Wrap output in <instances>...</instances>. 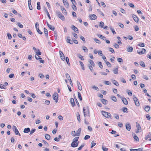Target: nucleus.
Masks as SVG:
<instances>
[{
  "label": "nucleus",
  "instance_id": "nucleus-1",
  "mask_svg": "<svg viewBox=\"0 0 151 151\" xmlns=\"http://www.w3.org/2000/svg\"><path fill=\"white\" fill-rule=\"evenodd\" d=\"M56 14L58 17L62 20L65 21V17L60 12L57 11L56 12Z\"/></svg>",
  "mask_w": 151,
  "mask_h": 151
},
{
  "label": "nucleus",
  "instance_id": "nucleus-2",
  "mask_svg": "<svg viewBox=\"0 0 151 151\" xmlns=\"http://www.w3.org/2000/svg\"><path fill=\"white\" fill-rule=\"evenodd\" d=\"M102 115L106 117L107 118H110L111 116V114L108 112L105 111H101Z\"/></svg>",
  "mask_w": 151,
  "mask_h": 151
},
{
  "label": "nucleus",
  "instance_id": "nucleus-3",
  "mask_svg": "<svg viewBox=\"0 0 151 151\" xmlns=\"http://www.w3.org/2000/svg\"><path fill=\"white\" fill-rule=\"evenodd\" d=\"M58 94L56 92H55L52 98L55 101L56 103H57L58 101Z\"/></svg>",
  "mask_w": 151,
  "mask_h": 151
},
{
  "label": "nucleus",
  "instance_id": "nucleus-4",
  "mask_svg": "<svg viewBox=\"0 0 151 151\" xmlns=\"http://www.w3.org/2000/svg\"><path fill=\"white\" fill-rule=\"evenodd\" d=\"M13 131L15 133L16 135H19V136L21 135L20 134L16 126H14L13 128Z\"/></svg>",
  "mask_w": 151,
  "mask_h": 151
},
{
  "label": "nucleus",
  "instance_id": "nucleus-5",
  "mask_svg": "<svg viewBox=\"0 0 151 151\" xmlns=\"http://www.w3.org/2000/svg\"><path fill=\"white\" fill-rule=\"evenodd\" d=\"M125 127L127 130L128 131H130L131 128V125L130 124L127 122L126 123L125 125Z\"/></svg>",
  "mask_w": 151,
  "mask_h": 151
},
{
  "label": "nucleus",
  "instance_id": "nucleus-6",
  "mask_svg": "<svg viewBox=\"0 0 151 151\" xmlns=\"http://www.w3.org/2000/svg\"><path fill=\"white\" fill-rule=\"evenodd\" d=\"M78 142H76L73 141L71 143V146L72 147H75L78 146Z\"/></svg>",
  "mask_w": 151,
  "mask_h": 151
},
{
  "label": "nucleus",
  "instance_id": "nucleus-7",
  "mask_svg": "<svg viewBox=\"0 0 151 151\" xmlns=\"http://www.w3.org/2000/svg\"><path fill=\"white\" fill-rule=\"evenodd\" d=\"M59 54H60V58H61V60H62L64 61L65 60V56H64L63 52L61 51H59Z\"/></svg>",
  "mask_w": 151,
  "mask_h": 151
},
{
  "label": "nucleus",
  "instance_id": "nucleus-8",
  "mask_svg": "<svg viewBox=\"0 0 151 151\" xmlns=\"http://www.w3.org/2000/svg\"><path fill=\"white\" fill-rule=\"evenodd\" d=\"M137 52L139 54L142 55L144 54L146 52V50L144 48H142L141 51H140L138 50Z\"/></svg>",
  "mask_w": 151,
  "mask_h": 151
},
{
  "label": "nucleus",
  "instance_id": "nucleus-9",
  "mask_svg": "<svg viewBox=\"0 0 151 151\" xmlns=\"http://www.w3.org/2000/svg\"><path fill=\"white\" fill-rule=\"evenodd\" d=\"M89 17L91 20H95L97 18L96 16L94 14L90 15Z\"/></svg>",
  "mask_w": 151,
  "mask_h": 151
},
{
  "label": "nucleus",
  "instance_id": "nucleus-10",
  "mask_svg": "<svg viewBox=\"0 0 151 151\" xmlns=\"http://www.w3.org/2000/svg\"><path fill=\"white\" fill-rule=\"evenodd\" d=\"M132 18H133L134 20L136 22H139V19L134 14H132Z\"/></svg>",
  "mask_w": 151,
  "mask_h": 151
},
{
  "label": "nucleus",
  "instance_id": "nucleus-11",
  "mask_svg": "<svg viewBox=\"0 0 151 151\" xmlns=\"http://www.w3.org/2000/svg\"><path fill=\"white\" fill-rule=\"evenodd\" d=\"M44 11L47 14V16L48 17L49 19H51V17H50V14H49V13L48 12V11H47V8L44 7Z\"/></svg>",
  "mask_w": 151,
  "mask_h": 151
},
{
  "label": "nucleus",
  "instance_id": "nucleus-12",
  "mask_svg": "<svg viewBox=\"0 0 151 151\" xmlns=\"http://www.w3.org/2000/svg\"><path fill=\"white\" fill-rule=\"evenodd\" d=\"M133 99L134 102L135 104H139V102L137 98L134 95L133 96Z\"/></svg>",
  "mask_w": 151,
  "mask_h": 151
},
{
  "label": "nucleus",
  "instance_id": "nucleus-13",
  "mask_svg": "<svg viewBox=\"0 0 151 151\" xmlns=\"http://www.w3.org/2000/svg\"><path fill=\"white\" fill-rule=\"evenodd\" d=\"M63 2L65 6L67 8L69 7V4L67 1V0H63Z\"/></svg>",
  "mask_w": 151,
  "mask_h": 151
},
{
  "label": "nucleus",
  "instance_id": "nucleus-14",
  "mask_svg": "<svg viewBox=\"0 0 151 151\" xmlns=\"http://www.w3.org/2000/svg\"><path fill=\"white\" fill-rule=\"evenodd\" d=\"M61 8L63 13L64 15H67V12L65 8L61 6Z\"/></svg>",
  "mask_w": 151,
  "mask_h": 151
},
{
  "label": "nucleus",
  "instance_id": "nucleus-15",
  "mask_svg": "<svg viewBox=\"0 0 151 151\" xmlns=\"http://www.w3.org/2000/svg\"><path fill=\"white\" fill-rule=\"evenodd\" d=\"M67 38V39L66 40V41L67 43H69L70 44H73V42L70 39V37L68 36Z\"/></svg>",
  "mask_w": 151,
  "mask_h": 151
},
{
  "label": "nucleus",
  "instance_id": "nucleus-16",
  "mask_svg": "<svg viewBox=\"0 0 151 151\" xmlns=\"http://www.w3.org/2000/svg\"><path fill=\"white\" fill-rule=\"evenodd\" d=\"M77 85L78 86V88L79 90L80 91H81L82 89V87L80 83L78 81H77Z\"/></svg>",
  "mask_w": 151,
  "mask_h": 151
},
{
  "label": "nucleus",
  "instance_id": "nucleus-17",
  "mask_svg": "<svg viewBox=\"0 0 151 151\" xmlns=\"http://www.w3.org/2000/svg\"><path fill=\"white\" fill-rule=\"evenodd\" d=\"M121 100L124 103V104H128L127 101L125 98L122 97Z\"/></svg>",
  "mask_w": 151,
  "mask_h": 151
},
{
  "label": "nucleus",
  "instance_id": "nucleus-18",
  "mask_svg": "<svg viewBox=\"0 0 151 151\" xmlns=\"http://www.w3.org/2000/svg\"><path fill=\"white\" fill-rule=\"evenodd\" d=\"M71 28L75 32H76L77 31H78V29L74 25H72Z\"/></svg>",
  "mask_w": 151,
  "mask_h": 151
},
{
  "label": "nucleus",
  "instance_id": "nucleus-19",
  "mask_svg": "<svg viewBox=\"0 0 151 151\" xmlns=\"http://www.w3.org/2000/svg\"><path fill=\"white\" fill-rule=\"evenodd\" d=\"M133 50V48L130 46H129L127 48V51L129 52H131Z\"/></svg>",
  "mask_w": 151,
  "mask_h": 151
},
{
  "label": "nucleus",
  "instance_id": "nucleus-20",
  "mask_svg": "<svg viewBox=\"0 0 151 151\" xmlns=\"http://www.w3.org/2000/svg\"><path fill=\"white\" fill-rule=\"evenodd\" d=\"M30 131V129L29 128H25L23 132L24 133H27L29 132Z\"/></svg>",
  "mask_w": 151,
  "mask_h": 151
},
{
  "label": "nucleus",
  "instance_id": "nucleus-21",
  "mask_svg": "<svg viewBox=\"0 0 151 151\" xmlns=\"http://www.w3.org/2000/svg\"><path fill=\"white\" fill-rule=\"evenodd\" d=\"M111 82L113 84L116 86H118L119 85L118 82L115 80H112Z\"/></svg>",
  "mask_w": 151,
  "mask_h": 151
},
{
  "label": "nucleus",
  "instance_id": "nucleus-22",
  "mask_svg": "<svg viewBox=\"0 0 151 151\" xmlns=\"http://www.w3.org/2000/svg\"><path fill=\"white\" fill-rule=\"evenodd\" d=\"M45 137L46 139L50 140L51 138V136L49 134H45Z\"/></svg>",
  "mask_w": 151,
  "mask_h": 151
},
{
  "label": "nucleus",
  "instance_id": "nucleus-23",
  "mask_svg": "<svg viewBox=\"0 0 151 151\" xmlns=\"http://www.w3.org/2000/svg\"><path fill=\"white\" fill-rule=\"evenodd\" d=\"M81 131V128H80L78 129V130L76 132V134L77 135V136H78L80 135Z\"/></svg>",
  "mask_w": 151,
  "mask_h": 151
},
{
  "label": "nucleus",
  "instance_id": "nucleus-24",
  "mask_svg": "<svg viewBox=\"0 0 151 151\" xmlns=\"http://www.w3.org/2000/svg\"><path fill=\"white\" fill-rule=\"evenodd\" d=\"M118 67L114 69L113 70V72L114 74H117L118 73Z\"/></svg>",
  "mask_w": 151,
  "mask_h": 151
},
{
  "label": "nucleus",
  "instance_id": "nucleus-25",
  "mask_svg": "<svg viewBox=\"0 0 151 151\" xmlns=\"http://www.w3.org/2000/svg\"><path fill=\"white\" fill-rule=\"evenodd\" d=\"M133 135V136L134 139L137 141H138L139 140V139L138 137L137 136L134 134V133Z\"/></svg>",
  "mask_w": 151,
  "mask_h": 151
},
{
  "label": "nucleus",
  "instance_id": "nucleus-26",
  "mask_svg": "<svg viewBox=\"0 0 151 151\" xmlns=\"http://www.w3.org/2000/svg\"><path fill=\"white\" fill-rule=\"evenodd\" d=\"M44 33L45 36L47 37L48 36V31L47 29L45 27L44 28Z\"/></svg>",
  "mask_w": 151,
  "mask_h": 151
},
{
  "label": "nucleus",
  "instance_id": "nucleus-27",
  "mask_svg": "<svg viewBox=\"0 0 151 151\" xmlns=\"http://www.w3.org/2000/svg\"><path fill=\"white\" fill-rule=\"evenodd\" d=\"M89 62L90 63L91 65L92 66H95V63H94L93 60H89Z\"/></svg>",
  "mask_w": 151,
  "mask_h": 151
},
{
  "label": "nucleus",
  "instance_id": "nucleus-28",
  "mask_svg": "<svg viewBox=\"0 0 151 151\" xmlns=\"http://www.w3.org/2000/svg\"><path fill=\"white\" fill-rule=\"evenodd\" d=\"M37 8L38 10H40L41 9V7L40 6V3L39 2H37Z\"/></svg>",
  "mask_w": 151,
  "mask_h": 151
},
{
  "label": "nucleus",
  "instance_id": "nucleus-29",
  "mask_svg": "<svg viewBox=\"0 0 151 151\" xmlns=\"http://www.w3.org/2000/svg\"><path fill=\"white\" fill-rule=\"evenodd\" d=\"M150 109V107L149 106H147L145 108V110L146 111H148Z\"/></svg>",
  "mask_w": 151,
  "mask_h": 151
},
{
  "label": "nucleus",
  "instance_id": "nucleus-30",
  "mask_svg": "<svg viewBox=\"0 0 151 151\" xmlns=\"http://www.w3.org/2000/svg\"><path fill=\"white\" fill-rule=\"evenodd\" d=\"M79 63L81 65L82 67V69L83 70H85V68H84V64H83V63L81 61H79Z\"/></svg>",
  "mask_w": 151,
  "mask_h": 151
},
{
  "label": "nucleus",
  "instance_id": "nucleus-31",
  "mask_svg": "<svg viewBox=\"0 0 151 151\" xmlns=\"http://www.w3.org/2000/svg\"><path fill=\"white\" fill-rule=\"evenodd\" d=\"M77 119L78 121V122H81V118H80V114L79 113H78L77 114Z\"/></svg>",
  "mask_w": 151,
  "mask_h": 151
},
{
  "label": "nucleus",
  "instance_id": "nucleus-32",
  "mask_svg": "<svg viewBox=\"0 0 151 151\" xmlns=\"http://www.w3.org/2000/svg\"><path fill=\"white\" fill-rule=\"evenodd\" d=\"M111 99L114 101L116 102L117 101V99L116 97L114 96H111Z\"/></svg>",
  "mask_w": 151,
  "mask_h": 151
},
{
  "label": "nucleus",
  "instance_id": "nucleus-33",
  "mask_svg": "<svg viewBox=\"0 0 151 151\" xmlns=\"http://www.w3.org/2000/svg\"><path fill=\"white\" fill-rule=\"evenodd\" d=\"M72 7L74 11H76L77 10V7L76 6L75 4H73V5L72 6Z\"/></svg>",
  "mask_w": 151,
  "mask_h": 151
},
{
  "label": "nucleus",
  "instance_id": "nucleus-34",
  "mask_svg": "<svg viewBox=\"0 0 151 151\" xmlns=\"http://www.w3.org/2000/svg\"><path fill=\"white\" fill-rule=\"evenodd\" d=\"M101 101L103 104H106L108 103V101L104 99H101Z\"/></svg>",
  "mask_w": 151,
  "mask_h": 151
},
{
  "label": "nucleus",
  "instance_id": "nucleus-35",
  "mask_svg": "<svg viewBox=\"0 0 151 151\" xmlns=\"http://www.w3.org/2000/svg\"><path fill=\"white\" fill-rule=\"evenodd\" d=\"M104 22H101L99 23V26L101 27V28H103L104 27Z\"/></svg>",
  "mask_w": 151,
  "mask_h": 151
},
{
  "label": "nucleus",
  "instance_id": "nucleus-36",
  "mask_svg": "<svg viewBox=\"0 0 151 151\" xmlns=\"http://www.w3.org/2000/svg\"><path fill=\"white\" fill-rule=\"evenodd\" d=\"M105 62H106V63L107 65V66H108L109 67H111V64L108 61H106V60L105 61Z\"/></svg>",
  "mask_w": 151,
  "mask_h": 151
},
{
  "label": "nucleus",
  "instance_id": "nucleus-37",
  "mask_svg": "<svg viewBox=\"0 0 151 151\" xmlns=\"http://www.w3.org/2000/svg\"><path fill=\"white\" fill-rule=\"evenodd\" d=\"M82 48L85 52H87L88 51V49L87 47L85 46H83L82 47Z\"/></svg>",
  "mask_w": 151,
  "mask_h": 151
},
{
  "label": "nucleus",
  "instance_id": "nucleus-38",
  "mask_svg": "<svg viewBox=\"0 0 151 151\" xmlns=\"http://www.w3.org/2000/svg\"><path fill=\"white\" fill-rule=\"evenodd\" d=\"M48 27L51 30L54 31L55 30V28L54 26L52 25H50Z\"/></svg>",
  "mask_w": 151,
  "mask_h": 151
},
{
  "label": "nucleus",
  "instance_id": "nucleus-39",
  "mask_svg": "<svg viewBox=\"0 0 151 151\" xmlns=\"http://www.w3.org/2000/svg\"><path fill=\"white\" fill-rule=\"evenodd\" d=\"M98 36L99 37V38H101V39H102L104 40L106 38V37H104L103 36V35H98Z\"/></svg>",
  "mask_w": 151,
  "mask_h": 151
},
{
  "label": "nucleus",
  "instance_id": "nucleus-40",
  "mask_svg": "<svg viewBox=\"0 0 151 151\" xmlns=\"http://www.w3.org/2000/svg\"><path fill=\"white\" fill-rule=\"evenodd\" d=\"M79 138V137H75L73 139V141L76 142H77L78 143H79V142L78 141V139Z\"/></svg>",
  "mask_w": 151,
  "mask_h": 151
},
{
  "label": "nucleus",
  "instance_id": "nucleus-41",
  "mask_svg": "<svg viewBox=\"0 0 151 151\" xmlns=\"http://www.w3.org/2000/svg\"><path fill=\"white\" fill-rule=\"evenodd\" d=\"M83 113H84V115L85 117H86L87 115V113H86V112H85V110H86V107H83Z\"/></svg>",
  "mask_w": 151,
  "mask_h": 151
},
{
  "label": "nucleus",
  "instance_id": "nucleus-42",
  "mask_svg": "<svg viewBox=\"0 0 151 151\" xmlns=\"http://www.w3.org/2000/svg\"><path fill=\"white\" fill-rule=\"evenodd\" d=\"M78 98L79 99L80 101H81L82 99V98L81 93L79 92H78Z\"/></svg>",
  "mask_w": 151,
  "mask_h": 151
},
{
  "label": "nucleus",
  "instance_id": "nucleus-43",
  "mask_svg": "<svg viewBox=\"0 0 151 151\" xmlns=\"http://www.w3.org/2000/svg\"><path fill=\"white\" fill-rule=\"evenodd\" d=\"M93 40L96 42L98 44H100L101 43L100 41L96 38H94Z\"/></svg>",
  "mask_w": 151,
  "mask_h": 151
},
{
  "label": "nucleus",
  "instance_id": "nucleus-44",
  "mask_svg": "<svg viewBox=\"0 0 151 151\" xmlns=\"http://www.w3.org/2000/svg\"><path fill=\"white\" fill-rule=\"evenodd\" d=\"M109 28L111 30V31L113 33V34H114L116 33L114 29L113 28H112L111 26Z\"/></svg>",
  "mask_w": 151,
  "mask_h": 151
},
{
  "label": "nucleus",
  "instance_id": "nucleus-45",
  "mask_svg": "<svg viewBox=\"0 0 151 151\" xmlns=\"http://www.w3.org/2000/svg\"><path fill=\"white\" fill-rule=\"evenodd\" d=\"M117 60L120 63H121L123 62V60L121 58H118L117 59Z\"/></svg>",
  "mask_w": 151,
  "mask_h": 151
},
{
  "label": "nucleus",
  "instance_id": "nucleus-46",
  "mask_svg": "<svg viewBox=\"0 0 151 151\" xmlns=\"http://www.w3.org/2000/svg\"><path fill=\"white\" fill-rule=\"evenodd\" d=\"M36 131V129L35 128L32 129L30 132V134L31 135L32 134Z\"/></svg>",
  "mask_w": 151,
  "mask_h": 151
},
{
  "label": "nucleus",
  "instance_id": "nucleus-47",
  "mask_svg": "<svg viewBox=\"0 0 151 151\" xmlns=\"http://www.w3.org/2000/svg\"><path fill=\"white\" fill-rule=\"evenodd\" d=\"M137 45L141 47H143L145 46V44L144 43H139Z\"/></svg>",
  "mask_w": 151,
  "mask_h": 151
},
{
  "label": "nucleus",
  "instance_id": "nucleus-48",
  "mask_svg": "<svg viewBox=\"0 0 151 151\" xmlns=\"http://www.w3.org/2000/svg\"><path fill=\"white\" fill-rule=\"evenodd\" d=\"M140 64L141 66L143 67H145V66L144 63L143 61H141V62H140Z\"/></svg>",
  "mask_w": 151,
  "mask_h": 151
},
{
  "label": "nucleus",
  "instance_id": "nucleus-49",
  "mask_svg": "<svg viewBox=\"0 0 151 151\" xmlns=\"http://www.w3.org/2000/svg\"><path fill=\"white\" fill-rule=\"evenodd\" d=\"M151 135V134L150 132H149L148 133V134L147 135V136L145 137V139H147L149 138H150Z\"/></svg>",
  "mask_w": 151,
  "mask_h": 151
},
{
  "label": "nucleus",
  "instance_id": "nucleus-50",
  "mask_svg": "<svg viewBox=\"0 0 151 151\" xmlns=\"http://www.w3.org/2000/svg\"><path fill=\"white\" fill-rule=\"evenodd\" d=\"M70 101L71 104H75L74 99L73 98H70Z\"/></svg>",
  "mask_w": 151,
  "mask_h": 151
},
{
  "label": "nucleus",
  "instance_id": "nucleus-51",
  "mask_svg": "<svg viewBox=\"0 0 151 151\" xmlns=\"http://www.w3.org/2000/svg\"><path fill=\"white\" fill-rule=\"evenodd\" d=\"M104 84L109 86H111V83L109 81H105L104 82Z\"/></svg>",
  "mask_w": 151,
  "mask_h": 151
},
{
  "label": "nucleus",
  "instance_id": "nucleus-52",
  "mask_svg": "<svg viewBox=\"0 0 151 151\" xmlns=\"http://www.w3.org/2000/svg\"><path fill=\"white\" fill-rule=\"evenodd\" d=\"M35 57L37 60H40L42 59L41 58H40V56L37 55H35Z\"/></svg>",
  "mask_w": 151,
  "mask_h": 151
},
{
  "label": "nucleus",
  "instance_id": "nucleus-53",
  "mask_svg": "<svg viewBox=\"0 0 151 151\" xmlns=\"http://www.w3.org/2000/svg\"><path fill=\"white\" fill-rule=\"evenodd\" d=\"M88 66L89 69L91 70V71L92 72H93V69L92 67V66L91 65H88Z\"/></svg>",
  "mask_w": 151,
  "mask_h": 151
},
{
  "label": "nucleus",
  "instance_id": "nucleus-54",
  "mask_svg": "<svg viewBox=\"0 0 151 151\" xmlns=\"http://www.w3.org/2000/svg\"><path fill=\"white\" fill-rule=\"evenodd\" d=\"M17 24L20 28H22L23 27V25L19 22H18Z\"/></svg>",
  "mask_w": 151,
  "mask_h": 151
},
{
  "label": "nucleus",
  "instance_id": "nucleus-55",
  "mask_svg": "<svg viewBox=\"0 0 151 151\" xmlns=\"http://www.w3.org/2000/svg\"><path fill=\"white\" fill-rule=\"evenodd\" d=\"M71 134L73 137L77 136L76 134V132L75 131H73L72 132Z\"/></svg>",
  "mask_w": 151,
  "mask_h": 151
},
{
  "label": "nucleus",
  "instance_id": "nucleus-56",
  "mask_svg": "<svg viewBox=\"0 0 151 151\" xmlns=\"http://www.w3.org/2000/svg\"><path fill=\"white\" fill-rule=\"evenodd\" d=\"M80 38L83 42L84 43L86 42V41H85V39L84 38V37H83V36H80Z\"/></svg>",
  "mask_w": 151,
  "mask_h": 151
},
{
  "label": "nucleus",
  "instance_id": "nucleus-57",
  "mask_svg": "<svg viewBox=\"0 0 151 151\" xmlns=\"http://www.w3.org/2000/svg\"><path fill=\"white\" fill-rule=\"evenodd\" d=\"M65 61L68 65H70L69 61V59L68 57H66L65 58Z\"/></svg>",
  "mask_w": 151,
  "mask_h": 151
},
{
  "label": "nucleus",
  "instance_id": "nucleus-58",
  "mask_svg": "<svg viewBox=\"0 0 151 151\" xmlns=\"http://www.w3.org/2000/svg\"><path fill=\"white\" fill-rule=\"evenodd\" d=\"M91 148H92L93 147H94V146H95L96 145V143H95L94 142V141H92L91 142Z\"/></svg>",
  "mask_w": 151,
  "mask_h": 151
},
{
  "label": "nucleus",
  "instance_id": "nucleus-59",
  "mask_svg": "<svg viewBox=\"0 0 151 151\" xmlns=\"http://www.w3.org/2000/svg\"><path fill=\"white\" fill-rule=\"evenodd\" d=\"M98 65L99 66V67L101 68V69H102L103 68V65L102 64V63L101 62H99V63H98Z\"/></svg>",
  "mask_w": 151,
  "mask_h": 151
},
{
  "label": "nucleus",
  "instance_id": "nucleus-60",
  "mask_svg": "<svg viewBox=\"0 0 151 151\" xmlns=\"http://www.w3.org/2000/svg\"><path fill=\"white\" fill-rule=\"evenodd\" d=\"M7 36L8 37V39L9 40H10L12 38V36L11 35L10 33H7Z\"/></svg>",
  "mask_w": 151,
  "mask_h": 151
},
{
  "label": "nucleus",
  "instance_id": "nucleus-61",
  "mask_svg": "<svg viewBox=\"0 0 151 151\" xmlns=\"http://www.w3.org/2000/svg\"><path fill=\"white\" fill-rule=\"evenodd\" d=\"M90 136L86 135L85 136L84 138V139L85 140H87L90 138Z\"/></svg>",
  "mask_w": 151,
  "mask_h": 151
},
{
  "label": "nucleus",
  "instance_id": "nucleus-62",
  "mask_svg": "<svg viewBox=\"0 0 151 151\" xmlns=\"http://www.w3.org/2000/svg\"><path fill=\"white\" fill-rule=\"evenodd\" d=\"M118 25H119V26L122 28H123L124 27V25L121 23H118Z\"/></svg>",
  "mask_w": 151,
  "mask_h": 151
},
{
  "label": "nucleus",
  "instance_id": "nucleus-63",
  "mask_svg": "<svg viewBox=\"0 0 151 151\" xmlns=\"http://www.w3.org/2000/svg\"><path fill=\"white\" fill-rule=\"evenodd\" d=\"M109 51L113 53L114 52V49L112 48L109 47Z\"/></svg>",
  "mask_w": 151,
  "mask_h": 151
},
{
  "label": "nucleus",
  "instance_id": "nucleus-64",
  "mask_svg": "<svg viewBox=\"0 0 151 151\" xmlns=\"http://www.w3.org/2000/svg\"><path fill=\"white\" fill-rule=\"evenodd\" d=\"M102 149L104 151H107L108 150L107 148L103 146H102Z\"/></svg>",
  "mask_w": 151,
  "mask_h": 151
}]
</instances>
